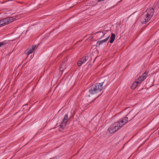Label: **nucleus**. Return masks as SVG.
Masks as SVG:
<instances>
[{
	"instance_id": "nucleus-1",
	"label": "nucleus",
	"mask_w": 159,
	"mask_h": 159,
	"mask_svg": "<svg viewBox=\"0 0 159 159\" xmlns=\"http://www.w3.org/2000/svg\"><path fill=\"white\" fill-rule=\"evenodd\" d=\"M154 12V11L153 8H148L142 16L141 19V22L143 24H145L147 23L153 16Z\"/></svg>"
},
{
	"instance_id": "nucleus-2",
	"label": "nucleus",
	"mask_w": 159,
	"mask_h": 159,
	"mask_svg": "<svg viewBox=\"0 0 159 159\" xmlns=\"http://www.w3.org/2000/svg\"><path fill=\"white\" fill-rule=\"evenodd\" d=\"M138 113L139 112L136 113L135 110L132 109L126 115L125 117L120 119V121L125 124L128 121H130L134 118Z\"/></svg>"
},
{
	"instance_id": "nucleus-3",
	"label": "nucleus",
	"mask_w": 159,
	"mask_h": 159,
	"mask_svg": "<svg viewBox=\"0 0 159 159\" xmlns=\"http://www.w3.org/2000/svg\"><path fill=\"white\" fill-rule=\"evenodd\" d=\"M125 124L120 121V119L111 125L108 129L109 133L112 134L117 131Z\"/></svg>"
},
{
	"instance_id": "nucleus-4",
	"label": "nucleus",
	"mask_w": 159,
	"mask_h": 159,
	"mask_svg": "<svg viewBox=\"0 0 159 159\" xmlns=\"http://www.w3.org/2000/svg\"><path fill=\"white\" fill-rule=\"evenodd\" d=\"M104 82L101 83H97L92 86L89 90V93L92 94H95L100 92L103 89L102 85Z\"/></svg>"
},
{
	"instance_id": "nucleus-5",
	"label": "nucleus",
	"mask_w": 159,
	"mask_h": 159,
	"mask_svg": "<svg viewBox=\"0 0 159 159\" xmlns=\"http://www.w3.org/2000/svg\"><path fill=\"white\" fill-rule=\"evenodd\" d=\"M68 120V114L67 113L65 115L62 121L61 122L59 125L60 127L63 129L66 125Z\"/></svg>"
},
{
	"instance_id": "nucleus-6",
	"label": "nucleus",
	"mask_w": 159,
	"mask_h": 159,
	"mask_svg": "<svg viewBox=\"0 0 159 159\" xmlns=\"http://www.w3.org/2000/svg\"><path fill=\"white\" fill-rule=\"evenodd\" d=\"M90 96L88 95L86 96L84 98L82 101V103L84 104L83 106L84 107H86L89 104H90L92 102L94 101L96 98H95L92 101H88V99L89 98Z\"/></svg>"
},
{
	"instance_id": "nucleus-7",
	"label": "nucleus",
	"mask_w": 159,
	"mask_h": 159,
	"mask_svg": "<svg viewBox=\"0 0 159 159\" xmlns=\"http://www.w3.org/2000/svg\"><path fill=\"white\" fill-rule=\"evenodd\" d=\"M89 57L88 55H85L82 58H80L77 62V65L78 66H81L82 64L84 63L88 59Z\"/></svg>"
},
{
	"instance_id": "nucleus-8",
	"label": "nucleus",
	"mask_w": 159,
	"mask_h": 159,
	"mask_svg": "<svg viewBox=\"0 0 159 159\" xmlns=\"http://www.w3.org/2000/svg\"><path fill=\"white\" fill-rule=\"evenodd\" d=\"M36 45H33L31 47L29 48L25 51L26 54L28 55L32 53L34 51L35 48L36 47Z\"/></svg>"
},
{
	"instance_id": "nucleus-9",
	"label": "nucleus",
	"mask_w": 159,
	"mask_h": 159,
	"mask_svg": "<svg viewBox=\"0 0 159 159\" xmlns=\"http://www.w3.org/2000/svg\"><path fill=\"white\" fill-rule=\"evenodd\" d=\"M106 35L105 33H104L102 31H99L97 33V36L98 38L100 39L103 36Z\"/></svg>"
},
{
	"instance_id": "nucleus-10",
	"label": "nucleus",
	"mask_w": 159,
	"mask_h": 159,
	"mask_svg": "<svg viewBox=\"0 0 159 159\" xmlns=\"http://www.w3.org/2000/svg\"><path fill=\"white\" fill-rule=\"evenodd\" d=\"M6 20H7V24L12 22L15 20L16 19L15 18H13V17H11L9 18H5Z\"/></svg>"
},
{
	"instance_id": "nucleus-11",
	"label": "nucleus",
	"mask_w": 159,
	"mask_h": 159,
	"mask_svg": "<svg viewBox=\"0 0 159 159\" xmlns=\"http://www.w3.org/2000/svg\"><path fill=\"white\" fill-rule=\"evenodd\" d=\"M5 18L0 20V25L1 26L7 25Z\"/></svg>"
},
{
	"instance_id": "nucleus-12",
	"label": "nucleus",
	"mask_w": 159,
	"mask_h": 159,
	"mask_svg": "<svg viewBox=\"0 0 159 159\" xmlns=\"http://www.w3.org/2000/svg\"><path fill=\"white\" fill-rule=\"evenodd\" d=\"M138 81H136L135 80V81L132 84V85L131 86V89H134L137 87V86L138 85H139V83H138Z\"/></svg>"
},
{
	"instance_id": "nucleus-13",
	"label": "nucleus",
	"mask_w": 159,
	"mask_h": 159,
	"mask_svg": "<svg viewBox=\"0 0 159 159\" xmlns=\"http://www.w3.org/2000/svg\"><path fill=\"white\" fill-rule=\"evenodd\" d=\"M115 38V34L112 33L111 35L110 39V42L111 43H112L114 42V41Z\"/></svg>"
},
{
	"instance_id": "nucleus-14",
	"label": "nucleus",
	"mask_w": 159,
	"mask_h": 159,
	"mask_svg": "<svg viewBox=\"0 0 159 159\" xmlns=\"http://www.w3.org/2000/svg\"><path fill=\"white\" fill-rule=\"evenodd\" d=\"M148 71H146L141 75L143 79L144 80H145L147 78V77L149 75H148Z\"/></svg>"
},
{
	"instance_id": "nucleus-15",
	"label": "nucleus",
	"mask_w": 159,
	"mask_h": 159,
	"mask_svg": "<svg viewBox=\"0 0 159 159\" xmlns=\"http://www.w3.org/2000/svg\"><path fill=\"white\" fill-rule=\"evenodd\" d=\"M144 80V79H143L142 77V76H139V77L136 80V81H138L139 83V84H140L143 80Z\"/></svg>"
},
{
	"instance_id": "nucleus-16",
	"label": "nucleus",
	"mask_w": 159,
	"mask_h": 159,
	"mask_svg": "<svg viewBox=\"0 0 159 159\" xmlns=\"http://www.w3.org/2000/svg\"><path fill=\"white\" fill-rule=\"evenodd\" d=\"M66 61V58L65 61H63L60 64V65L59 67V69L61 70V68H63V66H64L65 62Z\"/></svg>"
},
{
	"instance_id": "nucleus-17",
	"label": "nucleus",
	"mask_w": 159,
	"mask_h": 159,
	"mask_svg": "<svg viewBox=\"0 0 159 159\" xmlns=\"http://www.w3.org/2000/svg\"><path fill=\"white\" fill-rule=\"evenodd\" d=\"M8 42L7 40L4 41L2 42H0V47L2 46L5 45L6 44L8 43Z\"/></svg>"
},
{
	"instance_id": "nucleus-18",
	"label": "nucleus",
	"mask_w": 159,
	"mask_h": 159,
	"mask_svg": "<svg viewBox=\"0 0 159 159\" xmlns=\"http://www.w3.org/2000/svg\"><path fill=\"white\" fill-rule=\"evenodd\" d=\"M110 37V35L108 36L105 39H104L103 40H101L102 42L103 43L104 42H105L107 41L108 39H109Z\"/></svg>"
},
{
	"instance_id": "nucleus-19",
	"label": "nucleus",
	"mask_w": 159,
	"mask_h": 159,
	"mask_svg": "<svg viewBox=\"0 0 159 159\" xmlns=\"http://www.w3.org/2000/svg\"><path fill=\"white\" fill-rule=\"evenodd\" d=\"M103 43L102 42V41L101 40L98 41L96 43V45L97 46V47H98V46H99L100 45L102 44Z\"/></svg>"
},
{
	"instance_id": "nucleus-20",
	"label": "nucleus",
	"mask_w": 159,
	"mask_h": 159,
	"mask_svg": "<svg viewBox=\"0 0 159 159\" xmlns=\"http://www.w3.org/2000/svg\"><path fill=\"white\" fill-rule=\"evenodd\" d=\"M157 5L159 6V0L157 2Z\"/></svg>"
},
{
	"instance_id": "nucleus-21",
	"label": "nucleus",
	"mask_w": 159,
	"mask_h": 159,
	"mask_svg": "<svg viewBox=\"0 0 159 159\" xmlns=\"http://www.w3.org/2000/svg\"><path fill=\"white\" fill-rule=\"evenodd\" d=\"M102 94V93L99 94L97 97V98H98L101 94Z\"/></svg>"
},
{
	"instance_id": "nucleus-22",
	"label": "nucleus",
	"mask_w": 159,
	"mask_h": 159,
	"mask_svg": "<svg viewBox=\"0 0 159 159\" xmlns=\"http://www.w3.org/2000/svg\"><path fill=\"white\" fill-rule=\"evenodd\" d=\"M157 31L159 32V29Z\"/></svg>"
},
{
	"instance_id": "nucleus-23",
	"label": "nucleus",
	"mask_w": 159,
	"mask_h": 159,
	"mask_svg": "<svg viewBox=\"0 0 159 159\" xmlns=\"http://www.w3.org/2000/svg\"><path fill=\"white\" fill-rule=\"evenodd\" d=\"M25 106V105H24L23 106V107H24V106Z\"/></svg>"
}]
</instances>
